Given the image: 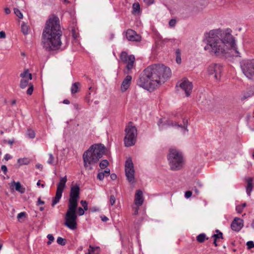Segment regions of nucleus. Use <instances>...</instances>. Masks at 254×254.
<instances>
[{
  "label": "nucleus",
  "mask_w": 254,
  "mask_h": 254,
  "mask_svg": "<svg viewBox=\"0 0 254 254\" xmlns=\"http://www.w3.org/2000/svg\"><path fill=\"white\" fill-rule=\"evenodd\" d=\"M77 213L79 216H82L84 213V209L82 208L81 207H79L78 208L77 207Z\"/></svg>",
  "instance_id": "39"
},
{
  "label": "nucleus",
  "mask_w": 254,
  "mask_h": 254,
  "mask_svg": "<svg viewBox=\"0 0 254 254\" xmlns=\"http://www.w3.org/2000/svg\"><path fill=\"white\" fill-rule=\"evenodd\" d=\"M132 77L130 75H127L122 82L121 90L122 92L126 91L130 86Z\"/></svg>",
  "instance_id": "18"
},
{
  "label": "nucleus",
  "mask_w": 254,
  "mask_h": 254,
  "mask_svg": "<svg viewBox=\"0 0 254 254\" xmlns=\"http://www.w3.org/2000/svg\"><path fill=\"white\" fill-rule=\"evenodd\" d=\"M176 24V20L175 19H172L170 20L169 24L170 27H174Z\"/></svg>",
  "instance_id": "40"
},
{
  "label": "nucleus",
  "mask_w": 254,
  "mask_h": 254,
  "mask_svg": "<svg viewBox=\"0 0 254 254\" xmlns=\"http://www.w3.org/2000/svg\"><path fill=\"white\" fill-rule=\"evenodd\" d=\"M247 206L246 203H244L242 205H239L236 206V210L238 213H241L244 208Z\"/></svg>",
  "instance_id": "28"
},
{
  "label": "nucleus",
  "mask_w": 254,
  "mask_h": 254,
  "mask_svg": "<svg viewBox=\"0 0 254 254\" xmlns=\"http://www.w3.org/2000/svg\"><path fill=\"white\" fill-rule=\"evenodd\" d=\"M126 136L124 138L125 145L127 147L133 145L136 142L137 129L135 127L128 125L126 129Z\"/></svg>",
  "instance_id": "7"
},
{
  "label": "nucleus",
  "mask_w": 254,
  "mask_h": 254,
  "mask_svg": "<svg viewBox=\"0 0 254 254\" xmlns=\"http://www.w3.org/2000/svg\"><path fill=\"white\" fill-rule=\"evenodd\" d=\"M25 212H20V213H19L17 215V218L18 219L21 218L22 217H25Z\"/></svg>",
  "instance_id": "49"
},
{
  "label": "nucleus",
  "mask_w": 254,
  "mask_h": 254,
  "mask_svg": "<svg viewBox=\"0 0 254 254\" xmlns=\"http://www.w3.org/2000/svg\"><path fill=\"white\" fill-rule=\"evenodd\" d=\"M63 103L65 104H69L70 103V102L67 99H64V101H63Z\"/></svg>",
  "instance_id": "59"
},
{
  "label": "nucleus",
  "mask_w": 254,
  "mask_h": 254,
  "mask_svg": "<svg viewBox=\"0 0 254 254\" xmlns=\"http://www.w3.org/2000/svg\"><path fill=\"white\" fill-rule=\"evenodd\" d=\"M105 177L109 176L110 174V170L109 169H106L104 171L102 172Z\"/></svg>",
  "instance_id": "44"
},
{
  "label": "nucleus",
  "mask_w": 254,
  "mask_h": 254,
  "mask_svg": "<svg viewBox=\"0 0 254 254\" xmlns=\"http://www.w3.org/2000/svg\"><path fill=\"white\" fill-rule=\"evenodd\" d=\"M36 168L40 169L41 171L43 169V165L41 164L38 163L36 165Z\"/></svg>",
  "instance_id": "50"
},
{
  "label": "nucleus",
  "mask_w": 254,
  "mask_h": 254,
  "mask_svg": "<svg viewBox=\"0 0 254 254\" xmlns=\"http://www.w3.org/2000/svg\"><path fill=\"white\" fill-rule=\"evenodd\" d=\"M20 77L22 79H32V74L28 72V70H25L23 73L20 74Z\"/></svg>",
  "instance_id": "22"
},
{
  "label": "nucleus",
  "mask_w": 254,
  "mask_h": 254,
  "mask_svg": "<svg viewBox=\"0 0 254 254\" xmlns=\"http://www.w3.org/2000/svg\"><path fill=\"white\" fill-rule=\"evenodd\" d=\"M105 147L101 144H95L91 146L83 154L85 168L88 170L93 169V166L97 163L105 153Z\"/></svg>",
  "instance_id": "5"
},
{
  "label": "nucleus",
  "mask_w": 254,
  "mask_h": 254,
  "mask_svg": "<svg viewBox=\"0 0 254 254\" xmlns=\"http://www.w3.org/2000/svg\"><path fill=\"white\" fill-rule=\"evenodd\" d=\"M30 79H22L20 81V86L21 88H25L28 84V81Z\"/></svg>",
  "instance_id": "26"
},
{
  "label": "nucleus",
  "mask_w": 254,
  "mask_h": 254,
  "mask_svg": "<svg viewBox=\"0 0 254 254\" xmlns=\"http://www.w3.org/2000/svg\"><path fill=\"white\" fill-rule=\"evenodd\" d=\"M251 226L252 228H254V220L253 221V222L251 224Z\"/></svg>",
  "instance_id": "64"
},
{
  "label": "nucleus",
  "mask_w": 254,
  "mask_h": 254,
  "mask_svg": "<svg viewBox=\"0 0 254 254\" xmlns=\"http://www.w3.org/2000/svg\"><path fill=\"white\" fill-rule=\"evenodd\" d=\"M47 238L49 239V241L47 242L48 245H50L53 241L54 240V237L52 234H48Z\"/></svg>",
  "instance_id": "36"
},
{
  "label": "nucleus",
  "mask_w": 254,
  "mask_h": 254,
  "mask_svg": "<svg viewBox=\"0 0 254 254\" xmlns=\"http://www.w3.org/2000/svg\"><path fill=\"white\" fill-rule=\"evenodd\" d=\"M4 10L6 14H8L10 13V10L8 8H5Z\"/></svg>",
  "instance_id": "58"
},
{
  "label": "nucleus",
  "mask_w": 254,
  "mask_h": 254,
  "mask_svg": "<svg viewBox=\"0 0 254 254\" xmlns=\"http://www.w3.org/2000/svg\"><path fill=\"white\" fill-rule=\"evenodd\" d=\"M120 60L124 63H127V68L130 70L133 66L135 58L133 55L128 56L126 52H122L120 55Z\"/></svg>",
  "instance_id": "12"
},
{
  "label": "nucleus",
  "mask_w": 254,
  "mask_h": 254,
  "mask_svg": "<svg viewBox=\"0 0 254 254\" xmlns=\"http://www.w3.org/2000/svg\"><path fill=\"white\" fill-rule=\"evenodd\" d=\"M176 62L178 64H180L181 63V56H176Z\"/></svg>",
  "instance_id": "55"
},
{
  "label": "nucleus",
  "mask_w": 254,
  "mask_h": 254,
  "mask_svg": "<svg viewBox=\"0 0 254 254\" xmlns=\"http://www.w3.org/2000/svg\"><path fill=\"white\" fill-rule=\"evenodd\" d=\"M1 170L4 174H6L7 172V169L5 165H2L1 166Z\"/></svg>",
  "instance_id": "46"
},
{
  "label": "nucleus",
  "mask_w": 254,
  "mask_h": 254,
  "mask_svg": "<svg viewBox=\"0 0 254 254\" xmlns=\"http://www.w3.org/2000/svg\"><path fill=\"white\" fill-rule=\"evenodd\" d=\"M248 249L254 248V243L253 241H249L247 243Z\"/></svg>",
  "instance_id": "42"
},
{
  "label": "nucleus",
  "mask_w": 254,
  "mask_h": 254,
  "mask_svg": "<svg viewBox=\"0 0 254 254\" xmlns=\"http://www.w3.org/2000/svg\"><path fill=\"white\" fill-rule=\"evenodd\" d=\"M222 69L220 64H212L207 67V72L209 75L212 76L214 79L218 80L220 78Z\"/></svg>",
  "instance_id": "11"
},
{
  "label": "nucleus",
  "mask_w": 254,
  "mask_h": 254,
  "mask_svg": "<svg viewBox=\"0 0 254 254\" xmlns=\"http://www.w3.org/2000/svg\"><path fill=\"white\" fill-rule=\"evenodd\" d=\"M80 203L82 206L83 207L84 209L86 211L88 210V204L86 201L85 200H81L80 201Z\"/></svg>",
  "instance_id": "37"
},
{
  "label": "nucleus",
  "mask_w": 254,
  "mask_h": 254,
  "mask_svg": "<svg viewBox=\"0 0 254 254\" xmlns=\"http://www.w3.org/2000/svg\"><path fill=\"white\" fill-rule=\"evenodd\" d=\"M179 86L185 92L187 96H190L192 89L191 82L184 78L180 81Z\"/></svg>",
  "instance_id": "13"
},
{
  "label": "nucleus",
  "mask_w": 254,
  "mask_h": 254,
  "mask_svg": "<svg viewBox=\"0 0 254 254\" xmlns=\"http://www.w3.org/2000/svg\"><path fill=\"white\" fill-rule=\"evenodd\" d=\"M116 202V197L114 195H111L110 198V203L111 205H113Z\"/></svg>",
  "instance_id": "38"
},
{
  "label": "nucleus",
  "mask_w": 254,
  "mask_h": 254,
  "mask_svg": "<svg viewBox=\"0 0 254 254\" xmlns=\"http://www.w3.org/2000/svg\"><path fill=\"white\" fill-rule=\"evenodd\" d=\"M33 91V86L32 85H30L29 88L27 90V94L28 95H31Z\"/></svg>",
  "instance_id": "43"
},
{
  "label": "nucleus",
  "mask_w": 254,
  "mask_h": 254,
  "mask_svg": "<svg viewBox=\"0 0 254 254\" xmlns=\"http://www.w3.org/2000/svg\"><path fill=\"white\" fill-rule=\"evenodd\" d=\"M27 134L30 138H33L35 136V134L34 130L31 129H28Z\"/></svg>",
  "instance_id": "34"
},
{
  "label": "nucleus",
  "mask_w": 254,
  "mask_h": 254,
  "mask_svg": "<svg viewBox=\"0 0 254 254\" xmlns=\"http://www.w3.org/2000/svg\"><path fill=\"white\" fill-rule=\"evenodd\" d=\"M162 123V120L161 119L158 122V125L160 127V125Z\"/></svg>",
  "instance_id": "62"
},
{
  "label": "nucleus",
  "mask_w": 254,
  "mask_h": 254,
  "mask_svg": "<svg viewBox=\"0 0 254 254\" xmlns=\"http://www.w3.org/2000/svg\"><path fill=\"white\" fill-rule=\"evenodd\" d=\"M171 75L169 67L161 64L148 66L139 75L137 85L150 91L164 83Z\"/></svg>",
  "instance_id": "2"
},
{
  "label": "nucleus",
  "mask_w": 254,
  "mask_h": 254,
  "mask_svg": "<svg viewBox=\"0 0 254 254\" xmlns=\"http://www.w3.org/2000/svg\"><path fill=\"white\" fill-rule=\"evenodd\" d=\"M143 193L142 191L138 190H136L134 196V203L136 206H140L143 203Z\"/></svg>",
  "instance_id": "16"
},
{
  "label": "nucleus",
  "mask_w": 254,
  "mask_h": 254,
  "mask_svg": "<svg viewBox=\"0 0 254 254\" xmlns=\"http://www.w3.org/2000/svg\"><path fill=\"white\" fill-rule=\"evenodd\" d=\"M79 194L80 189L78 186L75 185L71 188L68 208L65 215L64 225L71 230H75L77 228L76 210L79 199Z\"/></svg>",
  "instance_id": "4"
},
{
  "label": "nucleus",
  "mask_w": 254,
  "mask_h": 254,
  "mask_svg": "<svg viewBox=\"0 0 254 254\" xmlns=\"http://www.w3.org/2000/svg\"><path fill=\"white\" fill-rule=\"evenodd\" d=\"M110 177L112 180H115L117 178V175L113 173L110 175Z\"/></svg>",
  "instance_id": "54"
},
{
  "label": "nucleus",
  "mask_w": 254,
  "mask_h": 254,
  "mask_svg": "<svg viewBox=\"0 0 254 254\" xmlns=\"http://www.w3.org/2000/svg\"><path fill=\"white\" fill-rule=\"evenodd\" d=\"M126 37L128 41L139 42L141 40V37L137 33L130 29L126 31Z\"/></svg>",
  "instance_id": "14"
},
{
  "label": "nucleus",
  "mask_w": 254,
  "mask_h": 254,
  "mask_svg": "<svg viewBox=\"0 0 254 254\" xmlns=\"http://www.w3.org/2000/svg\"><path fill=\"white\" fill-rule=\"evenodd\" d=\"M80 83L79 82H75L72 84L71 87V92L72 94H75L79 91V87Z\"/></svg>",
  "instance_id": "21"
},
{
  "label": "nucleus",
  "mask_w": 254,
  "mask_h": 254,
  "mask_svg": "<svg viewBox=\"0 0 254 254\" xmlns=\"http://www.w3.org/2000/svg\"><path fill=\"white\" fill-rule=\"evenodd\" d=\"M57 243L61 246H64L66 244V240L59 237L57 240Z\"/></svg>",
  "instance_id": "31"
},
{
  "label": "nucleus",
  "mask_w": 254,
  "mask_h": 254,
  "mask_svg": "<svg viewBox=\"0 0 254 254\" xmlns=\"http://www.w3.org/2000/svg\"><path fill=\"white\" fill-rule=\"evenodd\" d=\"M188 124V120L184 119L183 125H179L177 123H173V122H172L171 124H169V125L172 126L173 127H180L181 129L182 133L185 134L188 131V129L187 128Z\"/></svg>",
  "instance_id": "17"
},
{
  "label": "nucleus",
  "mask_w": 254,
  "mask_h": 254,
  "mask_svg": "<svg viewBox=\"0 0 254 254\" xmlns=\"http://www.w3.org/2000/svg\"><path fill=\"white\" fill-rule=\"evenodd\" d=\"M49 159L48 160V163L49 164H51V165H56L57 164L58 161L55 160V158L51 153H50L49 154Z\"/></svg>",
  "instance_id": "24"
},
{
  "label": "nucleus",
  "mask_w": 254,
  "mask_h": 254,
  "mask_svg": "<svg viewBox=\"0 0 254 254\" xmlns=\"http://www.w3.org/2000/svg\"><path fill=\"white\" fill-rule=\"evenodd\" d=\"M45 204V201L42 200L41 199V197H39L38 199V200H37V201L36 202V205L38 206V205H40L41 204Z\"/></svg>",
  "instance_id": "47"
},
{
  "label": "nucleus",
  "mask_w": 254,
  "mask_h": 254,
  "mask_svg": "<svg viewBox=\"0 0 254 254\" xmlns=\"http://www.w3.org/2000/svg\"><path fill=\"white\" fill-rule=\"evenodd\" d=\"M109 165V162L107 160L105 159L102 160L99 164V166L101 169H105Z\"/></svg>",
  "instance_id": "27"
},
{
  "label": "nucleus",
  "mask_w": 254,
  "mask_h": 254,
  "mask_svg": "<svg viewBox=\"0 0 254 254\" xmlns=\"http://www.w3.org/2000/svg\"><path fill=\"white\" fill-rule=\"evenodd\" d=\"M231 32L230 29L218 28L205 33L204 40L206 45L204 47V50L207 51L211 55L221 57L224 56L231 50L235 52L236 57H241L236 47L235 38Z\"/></svg>",
  "instance_id": "1"
},
{
  "label": "nucleus",
  "mask_w": 254,
  "mask_h": 254,
  "mask_svg": "<svg viewBox=\"0 0 254 254\" xmlns=\"http://www.w3.org/2000/svg\"><path fill=\"white\" fill-rule=\"evenodd\" d=\"M98 247H94L92 246H89V249H88V252L90 253L91 254H98V253H96V250L98 249Z\"/></svg>",
  "instance_id": "33"
},
{
  "label": "nucleus",
  "mask_w": 254,
  "mask_h": 254,
  "mask_svg": "<svg viewBox=\"0 0 254 254\" xmlns=\"http://www.w3.org/2000/svg\"><path fill=\"white\" fill-rule=\"evenodd\" d=\"M5 38V33L3 31L0 32V38Z\"/></svg>",
  "instance_id": "51"
},
{
  "label": "nucleus",
  "mask_w": 254,
  "mask_h": 254,
  "mask_svg": "<svg viewBox=\"0 0 254 254\" xmlns=\"http://www.w3.org/2000/svg\"><path fill=\"white\" fill-rule=\"evenodd\" d=\"M11 158V155H10L9 154H6L5 156H4V159L5 160H6V161L10 159Z\"/></svg>",
  "instance_id": "53"
},
{
  "label": "nucleus",
  "mask_w": 254,
  "mask_h": 254,
  "mask_svg": "<svg viewBox=\"0 0 254 254\" xmlns=\"http://www.w3.org/2000/svg\"><path fill=\"white\" fill-rule=\"evenodd\" d=\"M17 162L20 165H27L29 164V161L27 158H24L18 159Z\"/></svg>",
  "instance_id": "25"
},
{
  "label": "nucleus",
  "mask_w": 254,
  "mask_h": 254,
  "mask_svg": "<svg viewBox=\"0 0 254 254\" xmlns=\"http://www.w3.org/2000/svg\"><path fill=\"white\" fill-rule=\"evenodd\" d=\"M126 176L128 182L133 183L134 182V170L131 158H128L125 163Z\"/></svg>",
  "instance_id": "10"
},
{
  "label": "nucleus",
  "mask_w": 254,
  "mask_h": 254,
  "mask_svg": "<svg viewBox=\"0 0 254 254\" xmlns=\"http://www.w3.org/2000/svg\"><path fill=\"white\" fill-rule=\"evenodd\" d=\"M14 13L16 15V16L18 18H19L20 19H22L23 18V14H22V13L20 12V11L18 8H14Z\"/></svg>",
  "instance_id": "35"
},
{
  "label": "nucleus",
  "mask_w": 254,
  "mask_h": 254,
  "mask_svg": "<svg viewBox=\"0 0 254 254\" xmlns=\"http://www.w3.org/2000/svg\"><path fill=\"white\" fill-rule=\"evenodd\" d=\"M8 143L10 145H12L13 143V141L9 140H8Z\"/></svg>",
  "instance_id": "63"
},
{
  "label": "nucleus",
  "mask_w": 254,
  "mask_h": 254,
  "mask_svg": "<svg viewBox=\"0 0 254 254\" xmlns=\"http://www.w3.org/2000/svg\"><path fill=\"white\" fill-rule=\"evenodd\" d=\"M138 209H139V206H137L134 209V212L133 213V215H137L138 213Z\"/></svg>",
  "instance_id": "52"
},
{
  "label": "nucleus",
  "mask_w": 254,
  "mask_h": 254,
  "mask_svg": "<svg viewBox=\"0 0 254 254\" xmlns=\"http://www.w3.org/2000/svg\"><path fill=\"white\" fill-rule=\"evenodd\" d=\"M21 31L22 32L23 34L27 35L28 33V26L24 24H22V25H21Z\"/></svg>",
  "instance_id": "32"
},
{
  "label": "nucleus",
  "mask_w": 254,
  "mask_h": 254,
  "mask_svg": "<svg viewBox=\"0 0 254 254\" xmlns=\"http://www.w3.org/2000/svg\"><path fill=\"white\" fill-rule=\"evenodd\" d=\"M15 185V190L20 192L21 193H24L25 191V189L23 188L19 182L16 183L14 182Z\"/></svg>",
  "instance_id": "20"
},
{
  "label": "nucleus",
  "mask_w": 254,
  "mask_h": 254,
  "mask_svg": "<svg viewBox=\"0 0 254 254\" xmlns=\"http://www.w3.org/2000/svg\"><path fill=\"white\" fill-rule=\"evenodd\" d=\"M208 239V238H206V235L204 234V233H201L199 235H198L197 237H196V240L199 242V243H203L205 239Z\"/></svg>",
  "instance_id": "23"
},
{
  "label": "nucleus",
  "mask_w": 254,
  "mask_h": 254,
  "mask_svg": "<svg viewBox=\"0 0 254 254\" xmlns=\"http://www.w3.org/2000/svg\"><path fill=\"white\" fill-rule=\"evenodd\" d=\"M101 218L102 220L104 222L107 221L108 220V218L105 216H101Z\"/></svg>",
  "instance_id": "57"
},
{
  "label": "nucleus",
  "mask_w": 254,
  "mask_h": 254,
  "mask_svg": "<svg viewBox=\"0 0 254 254\" xmlns=\"http://www.w3.org/2000/svg\"><path fill=\"white\" fill-rule=\"evenodd\" d=\"M253 179L249 178L247 179V186L246 187V192L249 196L251 195V193L253 189Z\"/></svg>",
  "instance_id": "19"
},
{
  "label": "nucleus",
  "mask_w": 254,
  "mask_h": 254,
  "mask_svg": "<svg viewBox=\"0 0 254 254\" xmlns=\"http://www.w3.org/2000/svg\"><path fill=\"white\" fill-rule=\"evenodd\" d=\"M243 220L236 217L232 221L231 227L233 231L238 232L243 227Z\"/></svg>",
  "instance_id": "15"
},
{
  "label": "nucleus",
  "mask_w": 254,
  "mask_h": 254,
  "mask_svg": "<svg viewBox=\"0 0 254 254\" xmlns=\"http://www.w3.org/2000/svg\"><path fill=\"white\" fill-rule=\"evenodd\" d=\"M61 30L59 18L55 15L51 16L47 20L42 34V44L47 51L59 49L62 42Z\"/></svg>",
  "instance_id": "3"
},
{
  "label": "nucleus",
  "mask_w": 254,
  "mask_h": 254,
  "mask_svg": "<svg viewBox=\"0 0 254 254\" xmlns=\"http://www.w3.org/2000/svg\"><path fill=\"white\" fill-rule=\"evenodd\" d=\"M216 232L217 233V234H213L212 235V237L214 238L215 239H219V238H221V239H223V234L222 232H221L219 230H216Z\"/></svg>",
  "instance_id": "30"
},
{
  "label": "nucleus",
  "mask_w": 254,
  "mask_h": 254,
  "mask_svg": "<svg viewBox=\"0 0 254 254\" xmlns=\"http://www.w3.org/2000/svg\"><path fill=\"white\" fill-rule=\"evenodd\" d=\"M191 195H192L191 191H187L185 192V196L186 198H190L191 196Z\"/></svg>",
  "instance_id": "45"
},
{
  "label": "nucleus",
  "mask_w": 254,
  "mask_h": 254,
  "mask_svg": "<svg viewBox=\"0 0 254 254\" xmlns=\"http://www.w3.org/2000/svg\"><path fill=\"white\" fill-rule=\"evenodd\" d=\"M105 177V176H104V174L102 173V172H99L98 174L97 178L99 180L102 181V180H103Z\"/></svg>",
  "instance_id": "41"
},
{
  "label": "nucleus",
  "mask_w": 254,
  "mask_h": 254,
  "mask_svg": "<svg viewBox=\"0 0 254 254\" xmlns=\"http://www.w3.org/2000/svg\"><path fill=\"white\" fill-rule=\"evenodd\" d=\"M171 40H172L171 39L166 38V39H164V40H163V41L164 42H169L170 41H171Z\"/></svg>",
  "instance_id": "61"
},
{
  "label": "nucleus",
  "mask_w": 254,
  "mask_h": 254,
  "mask_svg": "<svg viewBox=\"0 0 254 254\" xmlns=\"http://www.w3.org/2000/svg\"><path fill=\"white\" fill-rule=\"evenodd\" d=\"M67 181L66 176L60 179V182L57 185V189L55 197L53 198L52 206L54 207L57 204L61 199L64 189L65 187V184Z\"/></svg>",
  "instance_id": "9"
},
{
  "label": "nucleus",
  "mask_w": 254,
  "mask_h": 254,
  "mask_svg": "<svg viewBox=\"0 0 254 254\" xmlns=\"http://www.w3.org/2000/svg\"><path fill=\"white\" fill-rule=\"evenodd\" d=\"M132 13H136L139 11L140 5L138 3H134L132 5Z\"/></svg>",
  "instance_id": "29"
},
{
  "label": "nucleus",
  "mask_w": 254,
  "mask_h": 254,
  "mask_svg": "<svg viewBox=\"0 0 254 254\" xmlns=\"http://www.w3.org/2000/svg\"><path fill=\"white\" fill-rule=\"evenodd\" d=\"M181 50L179 49H177L176 51V56H181Z\"/></svg>",
  "instance_id": "56"
},
{
  "label": "nucleus",
  "mask_w": 254,
  "mask_h": 254,
  "mask_svg": "<svg viewBox=\"0 0 254 254\" xmlns=\"http://www.w3.org/2000/svg\"><path fill=\"white\" fill-rule=\"evenodd\" d=\"M144 1L147 5H149L154 2V0H144Z\"/></svg>",
  "instance_id": "48"
},
{
  "label": "nucleus",
  "mask_w": 254,
  "mask_h": 254,
  "mask_svg": "<svg viewBox=\"0 0 254 254\" xmlns=\"http://www.w3.org/2000/svg\"><path fill=\"white\" fill-rule=\"evenodd\" d=\"M168 160L172 171L179 170L183 167L184 161L182 154L176 148H171L169 149Z\"/></svg>",
  "instance_id": "6"
},
{
  "label": "nucleus",
  "mask_w": 254,
  "mask_h": 254,
  "mask_svg": "<svg viewBox=\"0 0 254 254\" xmlns=\"http://www.w3.org/2000/svg\"><path fill=\"white\" fill-rule=\"evenodd\" d=\"M37 185L38 186H41V187L42 188H44L45 187V185L44 184H41L40 183V181H39L37 183Z\"/></svg>",
  "instance_id": "60"
},
{
  "label": "nucleus",
  "mask_w": 254,
  "mask_h": 254,
  "mask_svg": "<svg viewBox=\"0 0 254 254\" xmlns=\"http://www.w3.org/2000/svg\"><path fill=\"white\" fill-rule=\"evenodd\" d=\"M241 66L245 75L249 79L254 80V59L243 61Z\"/></svg>",
  "instance_id": "8"
}]
</instances>
